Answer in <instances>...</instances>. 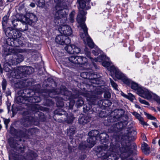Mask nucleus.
I'll list each match as a JSON object with an SVG mask.
<instances>
[{
	"instance_id": "nucleus-1",
	"label": "nucleus",
	"mask_w": 160,
	"mask_h": 160,
	"mask_svg": "<svg viewBox=\"0 0 160 160\" xmlns=\"http://www.w3.org/2000/svg\"><path fill=\"white\" fill-rule=\"evenodd\" d=\"M128 133L125 135H123L122 137L121 144V147L119 148V150L121 153H126L127 154V157L131 156H133L137 154V146L135 143H133L131 146V142L135 140V136L130 137V135L132 132L137 133L136 131H127Z\"/></svg>"
},
{
	"instance_id": "nucleus-2",
	"label": "nucleus",
	"mask_w": 160,
	"mask_h": 160,
	"mask_svg": "<svg viewBox=\"0 0 160 160\" xmlns=\"http://www.w3.org/2000/svg\"><path fill=\"white\" fill-rule=\"evenodd\" d=\"M56 58L60 63L66 66L70 67L76 64H80L87 66V58L82 56H73L66 58H61L58 56H56Z\"/></svg>"
},
{
	"instance_id": "nucleus-3",
	"label": "nucleus",
	"mask_w": 160,
	"mask_h": 160,
	"mask_svg": "<svg viewBox=\"0 0 160 160\" xmlns=\"http://www.w3.org/2000/svg\"><path fill=\"white\" fill-rule=\"evenodd\" d=\"M66 0H54L57 3L55 7L54 22L57 20L61 19L62 20L66 21L67 20V12L64 9H68V6L64 4Z\"/></svg>"
},
{
	"instance_id": "nucleus-4",
	"label": "nucleus",
	"mask_w": 160,
	"mask_h": 160,
	"mask_svg": "<svg viewBox=\"0 0 160 160\" xmlns=\"http://www.w3.org/2000/svg\"><path fill=\"white\" fill-rule=\"evenodd\" d=\"M8 143L10 147L15 150V153L19 155L25 152L26 147L23 144H18L17 141L13 137H10L8 139Z\"/></svg>"
},
{
	"instance_id": "nucleus-5",
	"label": "nucleus",
	"mask_w": 160,
	"mask_h": 160,
	"mask_svg": "<svg viewBox=\"0 0 160 160\" xmlns=\"http://www.w3.org/2000/svg\"><path fill=\"white\" fill-rule=\"evenodd\" d=\"M103 148L102 146L98 149V151H97L96 154L98 158L102 159H106L108 158L112 160H117L118 159L116 154L111 153L107 150L103 149Z\"/></svg>"
},
{
	"instance_id": "nucleus-6",
	"label": "nucleus",
	"mask_w": 160,
	"mask_h": 160,
	"mask_svg": "<svg viewBox=\"0 0 160 160\" xmlns=\"http://www.w3.org/2000/svg\"><path fill=\"white\" fill-rule=\"evenodd\" d=\"M90 0H77V2L79 4L78 8L79 14L78 15L77 19L78 18V16L81 20L83 19H86L84 16L86 14L87 12L84 11V9H88L90 8V7L88 6V2Z\"/></svg>"
},
{
	"instance_id": "nucleus-7",
	"label": "nucleus",
	"mask_w": 160,
	"mask_h": 160,
	"mask_svg": "<svg viewBox=\"0 0 160 160\" xmlns=\"http://www.w3.org/2000/svg\"><path fill=\"white\" fill-rule=\"evenodd\" d=\"M78 18L77 21L79 24V27L81 28L80 29V35L81 38L83 39L85 43H86V41L87 40L88 38H90L88 33V28L85 24V19H83L81 20L78 16Z\"/></svg>"
},
{
	"instance_id": "nucleus-8",
	"label": "nucleus",
	"mask_w": 160,
	"mask_h": 160,
	"mask_svg": "<svg viewBox=\"0 0 160 160\" xmlns=\"http://www.w3.org/2000/svg\"><path fill=\"white\" fill-rule=\"evenodd\" d=\"M9 133L14 138L19 139V141L25 142L24 138L28 139L29 138V136L26 133L31 132L32 131H9Z\"/></svg>"
},
{
	"instance_id": "nucleus-9",
	"label": "nucleus",
	"mask_w": 160,
	"mask_h": 160,
	"mask_svg": "<svg viewBox=\"0 0 160 160\" xmlns=\"http://www.w3.org/2000/svg\"><path fill=\"white\" fill-rule=\"evenodd\" d=\"M99 131H90L88 132L87 142L89 145V148H91L96 144V140L99 139Z\"/></svg>"
},
{
	"instance_id": "nucleus-10",
	"label": "nucleus",
	"mask_w": 160,
	"mask_h": 160,
	"mask_svg": "<svg viewBox=\"0 0 160 160\" xmlns=\"http://www.w3.org/2000/svg\"><path fill=\"white\" fill-rule=\"evenodd\" d=\"M109 135L106 133V132H101L99 135V139L98 140H100V143L103 145V146H101L99 147H98L97 150H96V152L97 151H98V148H100L101 147L103 146V149H107L108 147V144L109 143Z\"/></svg>"
},
{
	"instance_id": "nucleus-11",
	"label": "nucleus",
	"mask_w": 160,
	"mask_h": 160,
	"mask_svg": "<svg viewBox=\"0 0 160 160\" xmlns=\"http://www.w3.org/2000/svg\"><path fill=\"white\" fill-rule=\"evenodd\" d=\"M55 41L57 43L61 45L65 44L67 45L71 42V40L68 37L62 35L57 36Z\"/></svg>"
},
{
	"instance_id": "nucleus-12",
	"label": "nucleus",
	"mask_w": 160,
	"mask_h": 160,
	"mask_svg": "<svg viewBox=\"0 0 160 160\" xmlns=\"http://www.w3.org/2000/svg\"><path fill=\"white\" fill-rule=\"evenodd\" d=\"M141 96L147 99L152 98L155 99L157 98V95L152 93L150 92L146 89H141L140 90Z\"/></svg>"
},
{
	"instance_id": "nucleus-13",
	"label": "nucleus",
	"mask_w": 160,
	"mask_h": 160,
	"mask_svg": "<svg viewBox=\"0 0 160 160\" xmlns=\"http://www.w3.org/2000/svg\"><path fill=\"white\" fill-rule=\"evenodd\" d=\"M65 49L68 53L71 54H78L80 51V48L74 45H67Z\"/></svg>"
},
{
	"instance_id": "nucleus-14",
	"label": "nucleus",
	"mask_w": 160,
	"mask_h": 160,
	"mask_svg": "<svg viewBox=\"0 0 160 160\" xmlns=\"http://www.w3.org/2000/svg\"><path fill=\"white\" fill-rule=\"evenodd\" d=\"M58 30L61 33L65 35L70 36L72 33V30L68 25L61 26L59 28Z\"/></svg>"
},
{
	"instance_id": "nucleus-15",
	"label": "nucleus",
	"mask_w": 160,
	"mask_h": 160,
	"mask_svg": "<svg viewBox=\"0 0 160 160\" xmlns=\"http://www.w3.org/2000/svg\"><path fill=\"white\" fill-rule=\"evenodd\" d=\"M18 70L20 71L21 73H22V77H23L24 74H30L34 72V69L31 67L22 66L18 68Z\"/></svg>"
},
{
	"instance_id": "nucleus-16",
	"label": "nucleus",
	"mask_w": 160,
	"mask_h": 160,
	"mask_svg": "<svg viewBox=\"0 0 160 160\" xmlns=\"http://www.w3.org/2000/svg\"><path fill=\"white\" fill-rule=\"evenodd\" d=\"M84 95L87 98V100L91 102L92 104H95L96 98V94L93 92L88 91L84 93Z\"/></svg>"
},
{
	"instance_id": "nucleus-17",
	"label": "nucleus",
	"mask_w": 160,
	"mask_h": 160,
	"mask_svg": "<svg viewBox=\"0 0 160 160\" xmlns=\"http://www.w3.org/2000/svg\"><path fill=\"white\" fill-rule=\"evenodd\" d=\"M29 17L27 18L24 17L25 21H23L25 23H27L30 25H32L33 23L36 22L37 20L36 16L32 13L29 14Z\"/></svg>"
},
{
	"instance_id": "nucleus-18",
	"label": "nucleus",
	"mask_w": 160,
	"mask_h": 160,
	"mask_svg": "<svg viewBox=\"0 0 160 160\" xmlns=\"http://www.w3.org/2000/svg\"><path fill=\"white\" fill-rule=\"evenodd\" d=\"M89 145L85 141H82L78 146V149L81 151L82 152L86 153L88 148H89Z\"/></svg>"
},
{
	"instance_id": "nucleus-19",
	"label": "nucleus",
	"mask_w": 160,
	"mask_h": 160,
	"mask_svg": "<svg viewBox=\"0 0 160 160\" xmlns=\"http://www.w3.org/2000/svg\"><path fill=\"white\" fill-rule=\"evenodd\" d=\"M23 58L22 56L20 54L17 55H14L11 60V62L13 65H16L22 61Z\"/></svg>"
},
{
	"instance_id": "nucleus-20",
	"label": "nucleus",
	"mask_w": 160,
	"mask_h": 160,
	"mask_svg": "<svg viewBox=\"0 0 160 160\" xmlns=\"http://www.w3.org/2000/svg\"><path fill=\"white\" fill-rule=\"evenodd\" d=\"M38 155L36 152L31 150L26 154L25 158L27 160H36Z\"/></svg>"
},
{
	"instance_id": "nucleus-21",
	"label": "nucleus",
	"mask_w": 160,
	"mask_h": 160,
	"mask_svg": "<svg viewBox=\"0 0 160 160\" xmlns=\"http://www.w3.org/2000/svg\"><path fill=\"white\" fill-rule=\"evenodd\" d=\"M132 113L138 120L140 123L143 125V126L148 125L147 123L144 121L143 118L138 113L136 112H132Z\"/></svg>"
},
{
	"instance_id": "nucleus-22",
	"label": "nucleus",
	"mask_w": 160,
	"mask_h": 160,
	"mask_svg": "<svg viewBox=\"0 0 160 160\" xmlns=\"http://www.w3.org/2000/svg\"><path fill=\"white\" fill-rule=\"evenodd\" d=\"M22 74L18 70V68L15 70L12 71L10 73V75L13 78H22Z\"/></svg>"
},
{
	"instance_id": "nucleus-23",
	"label": "nucleus",
	"mask_w": 160,
	"mask_h": 160,
	"mask_svg": "<svg viewBox=\"0 0 160 160\" xmlns=\"http://www.w3.org/2000/svg\"><path fill=\"white\" fill-rule=\"evenodd\" d=\"M35 119L32 117H29L28 118H27L25 121L24 123H23L24 126L25 127L29 126L31 123H33L35 124L34 120Z\"/></svg>"
},
{
	"instance_id": "nucleus-24",
	"label": "nucleus",
	"mask_w": 160,
	"mask_h": 160,
	"mask_svg": "<svg viewBox=\"0 0 160 160\" xmlns=\"http://www.w3.org/2000/svg\"><path fill=\"white\" fill-rule=\"evenodd\" d=\"M141 148L142 152L145 154H148L149 153V149L148 148V145L145 142L141 145Z\"/></svg>"
},
{
	"instance_id": "nucleus-25",
	"label": "nucleus",
	"mask_w": 160,
	"mask_h": 160,
	"mask_svg": "<svg viewBox=\"0 0 160 160\" xmlns=\"http://www.w3.org/2000/svg\"><path fill=\"white\" fill-rule=\"evenodd\" d=\"M90 119L88 116H84L78 119V122L80 124H85L87 122H89Z\"/></svg>"
},
{
	"instance_id": "nucleus-26",
	"label": "nucleus",
	"mask_w": 160,
	"mask_h": 160,
	"mask_svg": "<svg viewBox=\"0 0 160 160\" xmlns=\"http://www.w3.org/2000/svg\"><path fill=\"white\" fill-rule=\"evenodd\" d=\"M31 98H25L24 97L22 96H18L16 98V100L19 103H25V102L26 101V100H31Z\"/></svg>"
},
{
	"instance_id": "nucleus-27",
	"label": "nucleus",
	"mask_w": 160,
	"mask_h": 160,
	"mask_svg": "<svg viewBox=\"0 0 160 160\" xmlns=\"http://www.w3.org/2000/svg\"><path fill=\"white\" fill-rule=\"evenodd\" d=\"M13 32V38L14 39L19 38L21 36V33L17 29H13L12 30Z\"/></svg>"
},
{
	"instance_id": "nucleus-28",
	"label": "nucleus",
	"mask_w": 160,
	"mask_h": 160,
	"mask_svg": "<svg viewBox=\"0 0 160 160\" xmlns=\"http://www.w3.org/2000/svg\"><path fill=\"white\" fill-rule=\"evenodd\" d=\"M115 120V121L119 120H121V119H124V118H125V119L124 120V122H126L127 121L128 119V117L127 116H122L121 115H115L113 117Z\"/></svg>"
},
{
	"instance_id": "nucleus-29",
	"label": "nucleus",
	"mask_w": 160,
	"mask_h": 160,
	"mask_svg": "<svg viewBox=\"0 0 160 160\" xmlns=\"http://www.w3.org/2000/svg\"><path fill=\"white\" fill-rule=\"evenodd\" d=\"M85 54L86 55V56L89 58L91 62H92V64L93 65V66L95 67V68L97 69H98V68L96 64L94 63V59H93L91 56H90V52L89 51H85Z\"/></svg>"
},
{
	"instance_id": "nucleus-30",
	"label": "nucleus",
	"mask_w": 160,
	"mask_h": 160,
	"mask_svg": "<svg viewBox=\"0 0 160 160\" xmlns=\"http://www.w3.org/2000/svg\"><path fill=\"white\" fill-rule=\"evenodd\" d=\"M28 52H32L31 55H32V58L35 60L36 61L38 60V58L40 56V54L38 52H33L31 50H29Z\"/></svg>"
},
{
	"instance_id": "nucleus-31",
	"label": "nucleus",
	"mask_w": 160,
	"mask_h": 160,
	"mask_svg": "<svg viewBox=\"0 0 160 160\" xmlns=\"http://www.w3.org/2000/svg\"><path fill=\"white\" fill-rule=\"evenodd\" d=\"M106 58V56L103 55H101L99 56L97 58L94 59V62H101L104 61Z\"/></svg>"
},
{
	"instance_id": "nucleus-32",
	"label": "nucleus",
	"mask_w": 160,
	"mask_h": 160,
	"mask_svg": "<svg viewBox=\"0 0 160 160\" xmlns=\"http://www.w3.org/2000/svg\"><path fill=\"white\" fill-rule=\"evenodd\" d=\"M86 41V43H87L88 45L90 48H93L94 47V43L90 38H88L87 40Z\"/></svg>"
},
{
	"instance_id": "nucleus-33",
	"label": "nucleus",
	"mask_w": 160,
	"mask_h": 160,
	"mask_svg": "<svg viewBox=\"0 0 160 160\" xmlns=\"http://www.w3.org/2000/svg\"><path fill=\"white\" fill-rule=\"evenodd\" d=\"M8 17L7 16L4 17L2 18V24L3 28H4L5 27L7 23Z\"/></svg>"
},
{
	"instance_id": "nucleus-34",
	"label": "nucleus",
	"mask_w": 160,
	"mask_h": 160,
	"mask_svg": "<svg viewBox=\"0 0 160 160\" xmlns=\"http://www.w3.org/2000/svg\"><path fill=\"white\" fill-rule=\"evenodd\" d=\"M75 14V12L73 11H72L69 14V20L71 22H73L74 21V16Z\"/></svg>"
},
{
	"instance_id": "nucleus-35",
	"label": "nucleus",
	"mask_w": 160,
	"mask_h": 160,
	"mask_svg": "<svg viewBox=\"0 0 160 160\" xmlns=\"http://www.w3.org/2000/svg\"><path fill=\"white\" fill-rule=\"evenodd\" d=\"M12 155L14 160H22L19 155L15 153H12Z\"/></svg>"
},
{
	"instance_id": "nucleus-36",
	"label": "nucleus",
	"mask_w": 160,
	"mask_h": 160,
	"mask_svg": "<svg viewBox=\"0 0 160 160\" xmlns=\"http://www.w3.org/2000/svg\"><path fill=\"white\" fill-rule=\"evenodd\" d=\"M124 97L132 101L135 98L134 96L131 93H128V95H124Z\"/></svg>"
},
{
	"instance_id": "nucleus-37",
	"label": "nucleus",
	"mask_w": 160,
	"mask_h": 160,
	"mask_svg": "<svg viewBox=\"0 0 160 160\" xmlns=\"http://www.w3.org/2000/svg\"><path fill=\"white\" fill-rule=\"evenodd\" d=\"M130 85H131L132 88L134 90H136L138 88V84L133 82H132Z\"/></svg>"
},
{
	"instance_id": "nucleus-38",
	"label": "nucleus",
	"mask_w": 160,
	"mask_h": 160,
	"mask_svg": "<svg viewBox=\"0 0 160 160\" xmlns=\"http://www.w3.org/2000/svg\"><path fill=\"white\" fill-rule=\"evenodd\" d=\"M115 77L118 79H122L123 78V74L120 72H117L115 73Z\"/></svg>"
},
{
	"instance_id": "nucleus-39",
	"label": "nucleus",
	"mask_w": 160,
	"mask_h": 160,
	"mask_svg": "<svg viewBox=\"0 0 160 160\" xmlns=\"http://www.w3.org/2000/svg\"><path fill=\"white\" fill-rule=\"evenodd\" d=\"M7 85V81L5 79L3 78L2 82V86L3 90L5 91Z\"/></svg>"
},
{
	"instance_id": "nucleus-40",
	"label": "nucleus",
	"mask_w": 160,
	"mask_h": 160,
	"mask_svg": "<svg viewBox=\"0 0 160 160\" xmlns=\"http://www.w3.org/2000/svg\"><path fill=\"white\" fill-rule=\"evenodd\" d=\"M144 115L146 116L149 119L153 120L156 119V118L152 116L151 114L147 113L146 112H144Z\"/></svg>"
},
{
	"instance_id": "nucleus-41",
	"label": "nucleus",
	"mask_w": 160,
	"mask_h": 160,
	"mask_svg": "<svg viewBox=\"0 0 160 160\" xmlns=\"http://www.w3.org/2000/svg\"><path fill=\"white\" fill-rule=\"evenodd\" d=\"M45 1L44 0H39L38 5L39 7L43 8L45 5Z\"/></svg>"
},
{
	"instance_id": "nucleus-42",
	"label": "nucleus",
	"mask_w": 160,
	"mask_h": 160,
	"mask_svg": "<svg viewBox=\"0 0 160 160\" xmlns=\"http://www.w3.org/2000/svg\"><path fill=\"white\" fill-rule=\"evenodd\" d=\"M116 127L118 129L120 130L123 129L122 121H121L120 122H119L116 124Z\"/></svg>"
},
{
	"instance_id": "nucleus-43",
	"label": "nucleus",
	"mask_w": 160,
	"mask_h": 160,
	"mask_svg": "<svg viewBox=\"0 0 160 160\" xmlns=\"http://www.w3.org/2000/svg\"><path fill=\"white\" fill-rule=\"evenodd\" d=\"M123 80V82L128 85H130L132 81L126 78H123L122 79Z\"/></svg>"
},
{
	"instance_id": "nucleus-44",
	"label": "nucleus",
	"mask_w": 160,
	"mask_h": 160,
	"mask_svg": "<svg viewBox=\"0 0 160 160\" xmlns=\"http://www.w3.org/2000/svg\"><path fill=\"white\" fill-rule=\"evenodd\" d=\"M3 120L4 124L5 125L6 129H7L8 127V124L9 123L10 121V119L3 118Z\"/></svg>"
},
{
	"instance_id": "nucleus-45",
	"label": "nucleus",
	"mask_w": 160,
	"mask_h": 160,
	"mask_svg": "<svg viewBox=\"0 0 160 160\" xmlns=\"http://www.w3.org/2000/svg\"><path fill=\"white\" fill-rule=\"evenodd\" d=\"M114 145H115V144L114 143V142H111L110 143L109 149L110 150H111L112 151H113L114 150H116V149L115 147V146Z\"/></svg>"
},
{
	"instance_id": "nucleus-46",
	"label": "nucleus",
	"mask_w": 160,
	"mask_h": 160,
	"mask_svg": "<svg viewBox=\"0 0 160 160\" xmlns=\"http://www.w3.org/2000/svg\"><path fill=\"white\" fill-rule=\"evenodd\" d=\"M83 101L82 100L79 99L77 101L76 104L78 107H80L83 104Z\"/></svg>"
},
{
	"instance_id": "nucleus-47",
	"label": "nucleus",
	"mask_w": 160,
	"mask_h": 160,
	"mask_svg": "<svg viewBox=\"0 0 160 160\" xmlns=\"http://www.w3.org/2000/svg\"><path fill=\"white\" fill-rule=\"evenodd\" d=\"M74 119V117L72 116H68L67 119V122L68 123H72Z\"/></svg>"
},
{
	"instance_id": "nucleus-48",
	"label": "nucleus",
	"mask_w": 160,
	"mask_h": 160,
	"mask_svg": "<svg viewBox=\"0 0 160 160\" xmlns=\"http://www.w3.org/2000/svg\"><path fill=\"white\" fill-rule=\"evenodd\" d=\"M87 158V155L85 153L80 155L79 156V159L80 160H83Z\"/></svg>"
},
{
	"instance_id": "nucleus-49",
	"label": "nucleus",
	"mask_w": 160,
	"mask_h": 160,
	"mask_svg": "<svg viewBox=\"0 0 160 160\" xmlns=\"http://www.w3.org/2000/svg\"><path fill=\"white\" fill-rule=\"evenodd\" d=\"M104 96L105 98H109L111 97V94L109 92H106L104 93Z\"/></svg>"
},
{
	"instance_id": "nucleus-50",
	"label": "nucleus",
	"mask_w": 160,
	"mask_h": 160,
	"mask_svg": "<svg viewBox=\"0 0 160 160\" xmlns=\"http://www.w3.org/2000/svg\"><path fill=\"white\" fill-rule=\"evenodd\" d=\"M110 82L112 86L115 89H117V84L113 81L111 78H110Z\"/></svg>"
},
{
	"instance_id": "nucleus-51",
	"label": "nucleus",
	"mask_w": 160,
	"mask_h": 160,
	"mask_svg": "<svg viewBox=\"0 0 160 160\" xmlns=\"http://www.w3.org/2000/svg\"><path fill=\"white\" fill-rule=\"evenodd\" d=\"M139 101L141 103L147 105H149V103L144 100L142 99L141 98H139Z\"/></svg>"
},
{
	"instance_id": "nucleus-52",
	"label": "nucleus",
	"mask_w": 160,
	"mask_h": 160,
	"mask_svg": "<svg viewBox=\"0 0 160 160\" xmlns=\"http://www.w3.org/2000/svg\"><path fill=\"white\" fill-rule=\"evenodd\" d=\"M62 88L64 90L63 91L62 89H61L60 91V93H62L63 94H64L65 95H66V94L67 92H68V91H67L65 88V87L64 86H63L62 87Z\"/></svg>"
},
{
	"instance_id": "nucleus-53",
	"label": "nucleus",
	"mask_w": 160,
	"mask_h": 160,
	"mask_svg": "<svg viewBox=\"0 0 160 160\" xmlns=\"http://www.w3.org/2000/svg\"><path fill=\"white\" fill-rule=\"evenodd\" d=\"M115 144V147L116 149V150L118 148L120 147V144L119 142L117 141H116L115 142H114Z\"/></svg>"
},
{
	"instance_id": "nucleus-54",
	"label": "nucleus",
	"mask_w": 160,
	"mask_h": 160,
	"mask_svg": "<svg viewBox=\"0 0 160 160\" xmlns=\"http://www.w3.org/2000/svg\"><path fill=\"white\" fill-rule=\"evenodd\" d=\"M115 144V147L116 149V150L118 148L120 147V144L119 142L117 141H116L115 142H114Z\"/></svg>"
},
{
	"instance_id": "nucleus-55",
	"label": "nucleus",
	"mask_w": 160,
	"mask_h": 160,
	"mask_svg": "<svg viewBox=\"0 0 160 160\" xmlns=\"http://www.w3.org/2000/svg\"><path fill=\"white\" fill-rule=\"evenodd\" d=\"M99 49L98 48H97L96 51L94 50H93L92 51V53L95 56L98 55L99 54Z\"/></svg>"
},
{
	"instance_id": "nucleus-56",
	"label": "nucleus",
	"mask_w": 160,
	"mask_h": 160,
	"mask_svg": "<svg viewBox=\"0 0 160 160\" xmlns=\"http://www.w3.org/2000/svg\"><path fill=\"white\" fill-rule=\"evenodd\" d=\"M102 65L105 67H108L109 65V63L107 62L103 61L102 63Z\"/></svg>"
},
{
	"instance_id": "nucleus-57",
	"label": "nucleus",
	"mask_w": 160,
	"mask_h": 160,
	"mask_svg": "<svg viewBox=\"0 0 160 160\" xmlns=\"http://www.w3.org/2000/svg\"><path fill=\"white\" fill-rule=\"evenodd\" d=\"M141 138L143 141H147V138L146 136L144 133H142L141 134Z\"/></svg>"
},
{
	"instance_id": "nucleus-58",
	"label": "nucleus",
	"mask_w": 160,
	"mask_h": 160,
	"mask_svg": "<svg viewBox=\"0 0 160 160\" xmlns=\"http://www.w3.org/2000/svg\"><path fill=\"white\" fill-rule=\"evenodd\" d=\"M128 128L129 130L132 129L133 130H134L135 129V126L133 124V123H132L131 126H129L128 127Z\"/></svg>"
},
{
	"instance_id": "nucleus-59",
	"label": "nucleus",
	"mask_w": 160,
	"mask_h": 160,
	"mask_svg": "<svg viewBox=\"0 0 160 160\" xmlns=\"http://www.w3.org/2000/svg\"><path fill=\"white\" fill-rule=\"evenodd\" d=\"M68 150L69 152L70 153H71V152H72V148L70 145H68Z\"/></svg>"
},
{
	"instance_id": "nucleus-60",
	"label": "nucleus",
	"mask_w": 160,
	"mask_h": 160,
	"mask_svg": "<svg viewBox=\"0 0 160 160\" xmlns=\"http://www.w3.org/2000/svg\"><path fill=\"white\" fill-rule=\"evenodd\" d=\"M2 94L1 92V91H0V106L2 104Z\"/></svg>"
},
{
	"instance_id": "nucleus-61",
	"label": "nucleus",
	"mask_w": 160,
	"mask_h": 160,
	"mask_svg": "<svg viewBox=\"0 0 160 160\" xmlns=\"http://www.w3.org/2000/svg\"><path fill=\"white\" fill-rule=\"evenodd\" d=\"M155 100L160 104V98L157 96V98H155Z\"/></svg>"
},
{
	"instance_id": "nucleus-62",
	"label": "nucleus",
	"mask_w": 160,
	"mask_h": 160,
	"mask_svg": "<svg viewBox=\"0 0 160 160\" xmlns=\"http://www.w3.org/2000/svg\"><path fill=\"white\" fill-rule=\"evenodd\" d=\"M108 131V132H110V133H112V132H120V131H118V130H117V131Z\"/></svg>"
},
{
	"instance_id": "nucleus-63",
	"label": "nucleus",
	"mask_w": 160,
	"mask_h": 160,
	"mask_svg": "<svg viewBox=\"0 0 160 160\" xmlns=\"http://www.w3.org/2000/svg\"><path fill=\"white\" fill-rule=\"evenodd\" d=\"M30 5L32 8H34L35 7V4L34 3H31Z\"/></svg>"
},
{
	"instance_id": "nucleus-64",
	"label": "nucleus",
	"mask_w": 160,
	"mask_h": 160,
	"mask_svg": "<svg viewBox=\"0 0 160 160\" xmlns=\"http://www.w3.org/2000/svg\"><path fill=\"white\" fill-rule=\"evenodd\" d=\"M152 123L153 125L156 128H157L158 127L156 123L153 122H152Z\"/></svg>"
}]
</instances>
